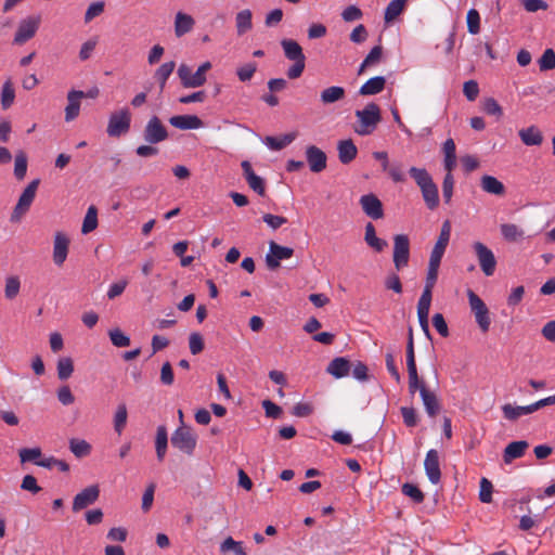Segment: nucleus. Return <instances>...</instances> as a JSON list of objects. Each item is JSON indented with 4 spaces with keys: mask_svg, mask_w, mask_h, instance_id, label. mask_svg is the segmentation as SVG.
<instances>
[{
    "mask_svg": "<svg viewBox=\"0 0 555 555\" xmlns=\"http://www.w3.org/2000/svg\"><path fill=\"white\" fill-rule=\"evenodd\" d=\"M128 412L126 404L121 403L117 406L114 415V429L117 434H121L127 424Z\"/></svg>",
    "mask_w": 555,
    "mask_h": 555,
    "instance_id": "nucleus-46",
    "label": "nucleus"
},
{
    "mask_svg": "<svg viewBox=\"0 0 555 555\" xmlns=\"http://www.w3.org/2000/svg\"><path fill=\"white\" fill-rule=\"evenodd\" d=\"M424 468L429 481L434 485H437L441 478L439 453L437 450L430 449L426 453Z\"/></svg>",
    "mask_w": 555,
    "mask_h": 555,
    "instance_id": "nucleus-15",
    "label": "nucleus"
},
{
    "mask_svg": "<svg viewBox=\"0 0 555 555\" xmlns=\"http://www.w3.org/2000/svg\"><path fill=\"white\" fill-rule=\"evenodd\" d=\"M285 57L294 64L287 69V77L289 79L299 78L306 67V56L302 52L300 44L293 39H283L281 41Z\"/></svg>",
    "mask_w": 555,
    "mask_h": 555,
    "instance_id": "nucleus-1",
    "label": "nucleus"
},
{
    "mask_svg": "<svg viewBox=\"0 0 555 555\" xmlns=\"http://www.w3.org/2000/svg\"><path fill=\"white\" fill-rule=\"evenodd\" d=\"M385 287L397 294L402 293V283L398 274L389 273L385 279Z\"/></svg>",
    "mask_w": 555,
    "mask_h": 555,
    "instance_id": "nucleus-62",
    "label": "nucleus"
},
{
    "mask_svg": "<svg viewBox=\"0 0 555 555\" xmlns=\"http://www.w3.org/2000/svg\"><path fill=\"white\" fill-rule=\"evenodd\" d=\"M358 125L354 131L360 135L373 133L382 120L380 108L376 103H369L363 109L356 112Z\"/></svg>",
    "mask_w": 555,
    "mask_h": 555,
    "instance_id": "nucleus-2",
    "label": "nucleus"
},
{
    "mask_svg": "<svg viewBox=\"0 0 555 555\" xmlns=\"http://www.w3.org/2000/svg\"><path fill=\"white\" fill-rule=\"evenodd\" d=\"M468 304L472 313L475 317L476 323L478 324L482 333H487L490 328L491 319L490 312L483 300L472 289L467 291Z\"/></svg>",
    "mask_w": 555,
    "mask_h": 555,
    "instance_id": "nucleus-3",
    "label": "nucleus"
},
{
    "mask_svg": "<svg viewBox=\"0 0 555 555\" xmlns=\"http://www.w3.org/2000/svg\"><path fill=\"white\" fill-rule=\"evenodd\" d=\"M401 415L403 418V423L408 427H414L417 424V413L414 408L409 406H402L401 408Z\"/></svg>",
    "mask_w": 555,
    "mask_h": 555,
    "instance_id": "nucleus-63",
    "label": "nucleus"
},
{
    "mask_svg": "<svg viewBox=\"0 0 555 555\" xmlns=\"http://www.w3.org/2000/svg\"><path fill=\"white\" fill-rule=\"evenodd\" d=\"M39 184L40 180L35 179L24 189L11 215L10 220L12 222H18L22 217L29 210L35 199Z\"/></svg>",
    "mask_w": 555,
    "mask_h": 555,
    "instance_id": "nucleus-4",
    "label": "nucleus"
},
{
    "mask_svg": "<svg viewBox=\"0 0 555 555\" xmlns=\"http://www.w3.org/2000/svg\"><path fill=\"white\" fill-rule=\"evenodd\" d=\"M109 338L116 347H127L130 345V338L118 328L109 331Z\"/></svg>",
    "mask_w": 555,
    "mask_h": 555,
    "instance_id": "nucleus-61",
    "label": "nucleus"
},
{
    "mask_svg": "<svg viewBox=\"0 0 555 555\" xmlns=\"http://www.w3.org/2000/svg\"><path fill=\"white\" fill-rule=\"evenodd\" d=\"M327 373L335 378H343L349 374L350 362L346 358L339 357L332 360L326 369Z\"/></svg>",
    "mask_w": 555,
    "mask_h": 555,
    "instance_id": "nucleus-29",
    "label": "nucleus"
},
{
    "mask_svg": "<svg viewBox=\"0 0 555 555\" xmlns=\"http://www.w3.org/2000/svg\"><path fill=\"white\" fill-rule=\"evenodd\" d=\"M482 191L489 194L503 196L506 192L504 184L493 176L485 175L480 179Z\"/></svg>",
    "mask_w": 555,
    "mask_h": 555,
    "instance_id": "nucleus-27",
    "label": "nucleus"
},
{
    "mask_svg": "<svg viewBox=\"0 0 555 555\" xmlns=\"http://www.w3.org/2000/svg\"><path fill=\"white\" fill-rule=\"evenodd\" d=\"M57 377L61 380L68 379L74 372V362L69 357H61L56 364Z\"/></svg>",
    "mask_w": 555,
    "mask_h": 555,
    "instance_id": "nucleus-42",
    "label": "nucleus"
},
{
    "mask_svg": "<svg viewBox=\"0 0 555 555\" xmlns=\"http://www.w3.org/2000/svg\"><path fill=\"white\" fill-rule=\"evenodd\" d=\"M467 29L472 35H477L480 31V15L477 10L470 9L466 15Z\"/></svg>",
    "mask_w": 555,
    "mask_h": 555,
    "instance_id": "nucleus-51",
    "label": "nucleus"
},
{
    "mask_svg": "<svg viewBox=\"0 0 555 555\" xmlns=\"http://www.w3.org/2000/svg\"><path fill=\"white\" fill-rule=\"evenodd\" d=\"M346 95V91L343 87L331 86L325 88L320 93V101L323 105H330L341 101Z\"/></svg>",
    "mask_w": 555,
    "mask_h": 555,
    "instance_id": "nucleus-30",
    "label": "nucleus"
},
{
    "mask_svg": "<svg viewBox=\"0 0 555 555\" xmlns=\"http://www.w3.org/2000/svg\"><path fill=\"white\" fill-rule=\"evenodd\" d=\"M204 339L203 336L197 333H191L189 337V348L192 354H198L204 350Z\"/></svg>",
    "mask_w": 555,
    "mask_h": 555,
    "instance_id": "nucleus-58",
    "label": "nucleus"
},
{
    "mask_svg": "<svg viewBox=\"0 0 555 555\" xmlns=\"http://www.w3.org/2000/svg\"><path fill=\"white\" fill-rule=\"evenodd\" d=\"M172 127L181 130H193L203 127V120L196 115H176L169 118Z\"/></svg>",
    "mask_w": 555,
    "mask_h": 555,
    "instance_id": "nucleus-23",
    "label": "nucleus"
},
{
    "mask_svg": "<svg viewBox=\"0 0 555 555\" xmlns=\"http://www.w3.org/2000/svg\"><path fill=\"white\" fill-rule=\"evenodd\" d=\"M296 138V133H286L280 138L278 137H266L264 144L273 150V151H280L291 144Z\"/></svg>",
    "mask_w": 555,
    "mask_h": 555,
    "instance_id": "nucleus-38",
    "label": "nucleus"
},
{
    "mask_svg": "<svg viewBox=\"0 0 555 555\" xmlns=\"http://www.w3.org/2000/svg\"><path fill=\"white\" fill-rule=\"evenodd\" d=\"M424 202L428 209L434 210L439 205V193L435 182L421 190Z\"/></svg>",
    "mask_w": 555,
    "mask_h": 555,
    "instance_id": "nucleus-37",
    "label": "nucleus"
},
{
    "mask_svg": "<svg viewBox=\"0 0 555 555\" xmlns=\"http://www.w3.org/2000/svg\"><path fill=\"white\" fill-rule=\"evenodd\" d=\"M483 111L488 115H493V116H498V117H501L502 114H503L502 107L500 106L498 101L494 100L493 98H488V99L485 100V102H483Z\"/></svg>",
    "mask_w": 555,
    "mask_h": 555,
    "instance_id": "nucleus-64",
    "label": "nucleus"
},
{
    "mask_svg": "<svg viewBox=\"0 0 555 555\" xmlns=\"http://www.w3.org/2000/svg\"><path fill=\"white\" fill-rule=\"evenodd\" d=\"M257 70L256 63H247L237 68L236 75L242 82L249 81Z\"/></svg>",
    "mask_w": 555,
    "mask_h": 555,
    "instance_id": "nucleus-57",
    "label": "nucleus"
},
{
    "mask_svg": "<svg viewBox=\"0 0 555 555\" xmlns=\"http://www.w3.org/2000/svg\"><path fill=\"white\" fill-rule=\"evenodd\" d=\"M235 27L238 36L245 35L253 28V13L249 9H244L236 13Z\"/></svg>",
    "mask_w": 555,
    "mask_h": 555,
    "instance_id": "nucleus-31",
    "label": "nucleus"
},
{
    "mask_svg": "<svg viewBox=\"0 0 555 555\" xmlns=\"http://www.w3.org/2000/svg\"><path fill=\"white\" fill-rule=\"evenodd\" d=\"M294 255V249L270 242L269 253L266 256V263L269 269L275 270L280 267V260L288 259Z\"/></svg>",
    "mask_w": 555,
    "mask_h": 555,
    "instance_id": "nucleus-11",
    "label": "nucleus"
},
{
    "mask_svg": "<svg viewBox=\"0 0 555 555\" xmlns=\"http://www.w3.org/2000/svg\"><path fill=\"white\" fill-rule=\"evenodd\" d=\"M417 390L420 391L426 413L430 417H435L440 411V403L436 393L429 390L423 380L418 382Z\"/></svg>",
    "mask_w": 555,
    "mask_h": 555,
    "instance_id": "nucleus-16",
    "label": "nucleus"
},
{
    "mask_svg": "<svg viewBox=\"0 0 555 555\" xmlns=\"http://www.w3.org/2000/svg\"><path fill=\"white\" fill-rule=\"evenodd\" d=\"M528 448L529 443L525 440H518L508 443L503 453L504 462L509 464L512 461L521 457Z\"/></svg>",
    "mask_w": 555,
    "mask_h": 555,
    "instance_id": "nucleus-25",
    "label": "nucleus"
},
{
    "mask_svg": "<svg viewBox=\"0 0 555 555\" xmlns=\"http://www.w3.org/2000/svg\"><path fill=\"white\" fill-rule=\"evenodd\" d=\"M20 288H21V281L17 276L7 278L4 294L8 299H10V300L14 299L20 293Z\"/></svg>",
    "mask_w": 555,
    "mask_h": 555,
    "instance_id": "nucleus-50",
    "label": "nucleus"
},
{
    "mask_svg": "<svg viewBox=\"0 0 555 555\" xmlns=\"http://www.w3.org/2000/svg\"><path fill=\"white\" fill-rule=\"evenodd\" d=\"M168 433L165 426H158L155 437L156 456L159 462H163L167 452Z\"/></svg>",
    "mask_w": 555,
    "mask_h": 555,
    "instance_id": "nucleus-34",
    "label": "nucleus"
},
{
    "mask_svg": "<svg viewBox=\"0 0 555 555\" xmlns=\"http://www.w3.org/2000/svg\"><path fill=\"white\" fill-rule=\"evenodd\" d=\"M36 465L44 467V468H49V469L56 467L59 470H61L63 473H66L69 470V465L65 461L57 460L53 456L47 457L43 460H39L36 462Z\"/></svg>",
    "mask_w": 555,
    "mask_h": 555,
    "instance_id": "nucleus-48",
    "label": "nucleus"
},
{
    "mask_svg": "<svg viewBox=\"0 0 555 555\" xmlns=\"http://www.w3.org/2000/svg\"><path fill=\"white\" fill-rule=\"evenodd\" d=\"M96 227H98V209L95 206L91 205L88 208L87 214L85 216L82 227H81V232L83 234H88V233L92 232L93 230H95Z\"/></svg>",
    "mask_w": 555,
    "mask_h": 555,
    "instance_id": "nucleus-45",
    "label": "nucleus"
},
{
    "mask_svg": "<svg viewBox=\"0 0 555 555\" xmlns=\"http://www.w3.org/2000/svg\"><path fill=\"white\" fill-rule=\"evenodd\" d=\"M177 74L184 88H198L206 82V76H202L198 72L192 73L191 67L186 64H181Z\"/></svg>",
    "mask_w": 555,
    "mask_h": 555,
    "instance_id": "nucleus-18",
    "label": "nucleus"
},
{
    "mask_svg": "<svg viewBox=\"0 0 555 555\" xmlns=\"http://www.w3.org/2000/svg\"><path fill=\"white\" fill-rule=\"evenodd\" d=\"M69 237L64 232H56L53 241V262L57 267H62L65 262L69 250Z\"/></svg>",
    "mask_w": 555,
    "mask_h": 555,
    "instance_id": "nucleus-12",
    "label": "nucleus"
},
{
    "mask_svg": "<svg viewBox=\"0 0 555 555\" xmlns=\"http://www.w3.org/2000/svg\"><path fill=\"white\" fill-rule=\"evenodd\" d=\"M493 486L490 480L482 478L480 480L479 499L483 503H490L492 501Z\"/></svg>",
    "mask_w": 555,
    "mask_h": 555,
    "instance_id": "nucleus-59",
    "label": "nucleus"
},
{
    "mask_svg": "<svg viewBox=\"0 0 555 555\" xmlns=\"http://www.w3.org/2000/svg\"><path fill=\"white\" fill-rule=\"evenodd\" d=\"M176 63L173 61L162 64L155 72V78L159 82L160 90H164L166 82L172 72L175 70Z\"/></svg>",
    "mask_w": 555,
    "mask_h": 555,
    "instance_id": "nucleus-44",
    "label": "nucleus"
},
{
    "mask_svg": "<svg viewBox=\"0 0 555 555\" xmlns=\"http://www.w3.org/2000/svg\"><path fill=\"white\" fill-rule=\"evenodd\" d=\"M534 412L532 403L529 405H512L506 403L502 406L503 417L507 421L515 422L524 415H528Z\"/></svg>",
    "mask_w": 555,
    "mask_h": 555,
    "instance_id": "nucleus-26",
    "label": "nucleus"
},
{
    "mask_svg": "<svg viewBox=\"0 0 555 555\" xmlns=\"http://www.w3.org/2000/svg\"><path fill=\"white\" fill-rule=\"evenodd\" d=\"M100 495V489L96 485L85 488L77 493L73 501V511L79 512L93 504Z\"/></svg>",
    "mask_w": 555,
    "mask_h": 555,
    "instance_id": "nucleus-13",
    "label": "nucleus"
},
{
    "mask_svg": "<svg viewBox=\"0 0 555 555\" xmlns=\"http://www.w3.org/2000/svg\"><path fill=\"white\" fill-rule=\"evenodd\" d=\"M386 85V79L383 76H375L365 81L359 89L361 95H374L380 93Z\"/></svg>",
    "mask_w": 555,
    "mask_h": 555,
    "instance_id": "nucleus-28",
    "label": "nucleus"
},
{
    "mask_svg": "<svg viewBox=\"0 0 555 555\" xmlns=\"http://www.w3.org/2000/svg\"><path fill=\"white\" fill-rule=\"evenodd\" d=\"M85 98V92L80 90H72L67 93V105L65 107V120L72 121L76 119L80 112V101Z\"/></svg>",
    "mask_w": 555,
    "mask_h": 555,
    "instance_id": "nucleus-22",
    "label": "nucleus"
},
{
    "mask_svg": "<svg viewBox=\"0 0 555 555\" xmlns=\"http://www.w3.org/2000/svg\"><path fill=\"white\" fill-rule=\"evenodd\" d=\"M360 205L365 212L372 219H380L384 216L383 204L378 197L374 194H365L360 198Z\"/></svg>",
    "mask_w": 555,
    "mask_h": 555,
    "instance_id": "nucleus-20",
    "label": "nucleus"
},
{
    "mask_svg": "<svg viewBox=\"0 0 555 555\" xmlns=\"http://www.w3.org/2000/svg\"><path fill=\"white\" fill-rule=\"evenodd\" d=\"M338 159L341 164H350L358 154V149L351 139L341 140L337 144Z\"/></svg>",
    "mask_w": 555,
    "mask_h": 555,
    "instance_id": "nucleus-24",
    "label": "nucleus"
},
{
    "mask_svg": "<svg viewBox=\"0 0 555 555\" xmlns=\"http://www.w3.org/2000/svg\"><path fill=\"white\" fill-rule=\"evenodd\" d=\"M104 9H105L104 1H96V2L91 3L85 13V17H83L85 23L88 24L95 17L100 16L104 12Z\"/></svg>",
    "mask_w": 555,
    "mask_h": 555,
    "instance_id": "nucleus-54",
    "label": "nucleus"
},
{
    "mask_svg": "<svg viewBox=\"0 0 555 555\" xmlns=\"http://www.w3.org/2000/svg\"><path fill=\"white\" fill-rule=\"evenodd\" d=\"M243 175L249 188L259 195H264L266 185L261 177L257 176L253 170L251 164L248 160H243L242 164Z\"/></svg>",
    "mask_w": 555,
    "mask_h": 555,
    "instance_id": "nucleus-21",
    "label": "nucleus"
},
{
    "mask_svg": "<svg viewBox=\"0 0 555 555\" xmlns=\"http://www.w3.org/2000/svg\"><path fill=\"white\" fill-rule=\"evenodd\" d=\"M406 0H391L386 7L384 20L386 23L395 21L404 10Z\"/></svg>",
    "mask_w": 555,
    "mask_h": 555,
    "instance_id": "nucleus-41",
    "label": "nucleus"
},
{
    "mask_svg": "<svg viewBox=\"0 0 555 555\" xmlns=\"http://www.w3.org/2000/svg\"><path fill=\"white\" fill-rule=\"evenodd\" d=\"M306 158L312 172H321L326 168V154L315 145L307 146Z\"/></svg>",
    "mask_w": 555,
    "mask_h": 555,
    "instance_id": "nucleus-19",
    "label": "nucleus"
},
{
    "mask_svg": "<svg viewBox=\"0 0 555 555\" xmlns=\"http://www.w3.org/2000/svg\"><path fill=\"white\" fill-rule=\"evenodd\" d=\"M401 490L404 495L411 498L415 503H422L424 501L423 492L413 483H404Z\"/></svg>",
    "mask_w": 555,
    "mask_h": 555,
    "instance_id": "nucleus-56",
    "label": "nucleus"
},
{
    "mask_svg": "<svg viewBox=\"0 0 555 555\" xmlns=\"http://www.w3.org/2000/svg\"><path fill=\"white\" fill-rule=\"evenodd\" d=\"M69 449L77 457L87 456L91 451V446L81 439H70Z\"/></svg>",
    "mask_w": 555,
    "mask_h": 555,
    "instance_id": "nucleus-47",
    "label": "nucleus"
},
{
    "mask_svg": "<svg viewBox=\"0 0 555 555\" xmlns=\"http://www.w3.org/2000/svg\"><path fill=\"white\" fill-rule=\"evenodd\" d=\"M364 241L377 253L383 251L388 246L385 240L376 236L375 227L371 222L365 225Z\"/></svg>",
    "mask_w": 555,
    "mask_h": 555,
    "instance_id": "nucleus-32",
    "label": "nucleus"
},
{
    "mask_svg": "<svg viewBox=\"0 0 555 555\" xmlns=\"http://www.w3.org/2000/svg\"><path fill=\"white\" fill-rule=\"evenodd\" d=\"M383 55V47L382 46H375L372 48V50L369 52V54L365 56L363 62L361 63L358 74L362 75L364 70L377 63L380 62Z\"/></svg>",
    "mask_w": 555,
    "mask_h": 555,
    "instance_id": "nucleus-40",
    "label": "nucleus"
},
{
    "mask_svg": "<svg viewBox=\"0 0 555 555\" xmlns=\"http://www.w3.org/2000/svg\"><path fill=\"white\" fill-rule=\"evenodd\" d=\"M41 23L39 15L28 16L18 23L16 33L14 35L13 43L22 46L33 37H35Z\"/></svg>",
    "mask_w": 555,
    "mask_h": 555,
    "instance_id": "nucleus-8",
    "label": "nucleus"
},
{
    "mask_svg": "<svg viewBox=\"0 0 555 555\" xmlns=\"http://www.w3.org/2000/svg\"><path fill=\"white\" fill-rule=\"evenodd\" d=\"M440 262L429 260L428 263V271L426 276V283H425V289L433 291L437 279H438V270H439Z\"/></svg>",
    "mask_w": 555,
    "mask_h": 555,
    "instance_id": "nucleus-52",
    "label": "nucleus"
},
{
    "mask_svg": "<svg viewBox=\"0 0 555 555\" xmlns=\"http://www.w3.org/2000/svg\"><path fill=\"white\" fill-rule=\"evenodd\" d=\"M409 173L421 190L434 182L428 171L424 168L411 167Z\"/></svg>",
    "mask_w": 555,
    "mask_h": 555,
    "instance_id": "nucleus-43",
    "label": "nucleus"
},
{
    "mask_svg": "<svg viewBox=\"0 0 555 555\" xmlns=\"http://www.w3.org/2000/svg\"><path fill=\"white\" fill-rule=\"evenodd\" d=\"M540 70H551L555 68V52L553 49H546L539 60Z\"/></svg>",
    "mask_w": 555,
    "mask_h": 555,
    "instance_id": "nucleus-53",
    "label": "nucleus"
},
{
    "mask_svg": "<svg viewBox=\"0 0 555 555\" xmlns=\"http://www.w3.org/2000/svg\"><path fill=\"white\" fill-rule=\"evenodd\" d=\"M27 172V157L24 152H18L15 155V164H14V176L17 180H23Z\"/></svg>",
    "mask_w": 555,
    "mask_h": 555,
    "instance_id": "nucleus-49",
    "label": "nucleus"
},
{
    "mask_svg": "<svg viewBox=\"0 0 555 555\" xmlns=\"http://www.w3.org/2000/svg\"><path fill=\"white\" fill-rule=\"evenodd\" d=\"M15 100V89L11 78H8L1 89V106L3 109H8L12 106Z\"/></svg>",
    "mask_w": 555,
    "mask_h": 555,
    "instance_id": "nucleus-39",
    "label": "nucleus"
},
{
    "mask_svg": "<svg viewBox=\"0 0 555 555\" xmlns=\"http://www.w3.org/2000/svg\"><path fill=\"white\" fill-rule=\"evenodd\" d=\"M171 444L184 454L192 455L197 444V437L190 427L182 425L171 435Z\"/></svg>",
    "mask_w": 555,
    "mask_h": 555,
    "instance_id": "nucleus-5",
    "label": "nucleus"
},
{
    "mask_svg": "<svg viewBox=\"0 0 555 555\" xmlns=\"http://www.w3.org/2000/svg\"><path fill=\"white\" fill-rule=\"evenodd\" d=\"M501 234L507 242H518L524 238L525 232L514 223H503L500 225Z\"/></svg>",
    "mask_w": 555,
    "mask_h": 555,
    "instance_id": "nucleus-36",
    "label": "nucleus"
},
{
    "mask_svg": "<svg viewBox=\"0 0 555 555\" xmlns=\"http://www.w3.org/2000/svg\"><path fill=\"white\" fill-rule=\"evenodd\" d=\"M195 22L194 18L185 13L178 12L175 20V33L177 37L190 33L193 29Z\"/></svg>",
    "mask_w": 555,
    "mask_h": 555,
    "instance_id": "nucleus-33",
    "label": "nucleus"
},
{
    "mask_svg": "<svg viewBox=\"0 0 555 555\" xmlns=\"http://www.w3.org/2000/svg\"><path fill=\"white\" fill-rule=\"evenodd\" d=\"M473 248L482 273L486 276H492L496 269L493 251L481 242H475Z\"/></svg>",
    "mask_w": 555,
    "mask_h": 555,
    "instance_id": "nucleus-6",
    "label": "nucleus"
},
{
    "mask_svg": "<svg viewBox=\"0 0 555 555\" xmlns=\"http://www.w3.org/2000/svg\"><path fill=\"white\" fill-rule=\"evenodd\" d=\"M131 114L128 108H122L113 113L109 116L107 125V134L113 138H118L130 129Z\"/></svg>",
    "mask_w": 555,
    "mask_h": 555,
    "instance_id": "nucleus-7",
    "label": "nucleus"
},
{
    "mask_svg": "<svg viewBox=\"0 0 555 555\" xmlns=\"http://www.w3.org/2000/svg\"><path fill=\"white\" fill-rule=\"evenodd\" d=\"M524 144L528 146L540 145L543 141L541 131L535 126L521 129L518 132Z\"/></svg>",
    "mask_w": 555,
    "mask_h": 555,
    "instance_id": "nucleus-35",
    "label": "nucleus"
},
{
    "mask_svg": "<svg viewBox=\"0 0 555 555\" xmlns=\"http://www.w3.org/2000/svg\"><path fill=\"white\" fill-rule=\"evenodd\" d=\"M431 297L433 291L424 288L417 302V313H429Z\"/></svg>",
    "mask_w": 555,
    "mask_h": 555,
    "instance_id": "nucleus-60",
    "label": "nucleus"
},
{
    "mask_svg": "<svg viewBox=\"0 0 555 555\" xmlns=\"http://www.w3.org/2000/svg\"><path fill=\"white\" fill-rule=\"evenodd\" d=\"M168 138L166 127L157 116H153L144 129V140L150 144H157Z\"/></svg>",
    "mask_w": 555,
    "mask_h": 555,
    "instance_id": "nucleus-10",
    "label": "nucleus"
},
{
    "mask_svg": "<svg viewBox=\"0 0 555 555\" xmlns=\"http://www.w3.org/2000/svg\"><path fill=\"white\" fill-rule=\"evenodd\" d=\"M220 551L227 553L233 551L235 555H246L241 542L233 540L231 537L227 538L220 545Z\"/></svg>",
    "mask_w": 555,
    "mask_h": 555,
    "instance_id": "nucleus-55",
    "label": "nucleus"
},
{
    "mask_svg": "<svg viewBox=\"0 0 555 555\" xmlns=\"http://www.w3.org/2000/svg\"><path fill=\"white\" fill-rule=\"evenodd\" d=\"M406 367L409 375V391L414 395L417 391L418 382H421L415 362L414 345L406 344Z\"/></svg>",
    "mask_w": 555,
    "mask_h": 555,
    "instance_id": "nucleus-17",
    "label": "nucleus"
},
{
    "mask_svg": "<svg viewBox=\"0 0 555 555\" xmlns=\"http://www.w3.org/2000/svg\"><path fill=\"white\" fill-rule=\"evenodd\" d=\"M410 259V240L405 234H397L393 236V255L392 261L395 268L400 271L405 268Z\"/></svg>",
    "mask_w": 555,
    "mask_h": 555,
    "instance_id": "nucleus-9",
    "label": "nucleus"
},
{
    "mask_svg": "<svg viewBox=\"0 0 555 555\" xmlns=\"http://www.w3.org/2000/svg\"><path fill=\"white\" fill-rule=\"evenodd\" d=\"M451 236V224L449 220L442 223L439 237L431 250L429 260L441 262L446 248Z\"/></svg>",
    "mask_w": 555,
    "mask_h": 555,
    "instance_id": "nucleus-14",
    "label": "nucleus"
}]
</instances>
